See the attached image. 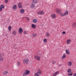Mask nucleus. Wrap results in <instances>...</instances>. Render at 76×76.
<instances>
[{
  "instance_id": "1",
  "label": "nucleus",
  "mask_w": 76,
  "mask_h": 76,
  "mask_svg": "<svg viewBox=\"0 0 76 76\" xmlns=\"http://www.w3.org/2000/svg\"><path fill=\"white\" fill-rule=\"evenodd\" d=\"M30 73V71H29L28 69H26L24 73L23 74V76H26L29 75Z\"/></svg>"
},
{
  "instance_id": "2",
  "label": "nucleus",
  "mask_w": 76,
  "mask_h": 76,
  "mask_svg": "<svg viewBox=\"0 0 76 76\" xmlns=\"http://www.w3.org/2000/svg\"><path fill=\"white\" fill-rule=\"evenodd\" d=\"M68 11H66L63 14H61V16H64L68 14Z\"/></svg>"
},
{
  "instance_id": "3",
  "label": "nucleus",
  "mask_w": 76,
  "mask_h": 76,
  "mask_svg": "<svg viewBox=\"0 0 76 76\" xmlns=\"http://www.w3.org/2000/svg\"><path fill=\"white\" fill-rule=\"evenodd\" d=\"M28 60H29V59L28 58L26 59H24L23 61V63H24V64L27 63L28 62Z\"/></svg>"
},
{
  "instance_id": "4",
  "label": "nucleus",
  "mask_w": 76,
  "mask_h": 76,
  "mask_svg": "<svg viewBox=\"0 0 76 76\" xmlns=\"http://www.w3.org/2000/svg\"><path fill=\"white\" fill-rule=\"evenodd\" d=\"M18 31L20 34H22L23 32V29L22 28H20L18 29Z\"/></svg>"
},
{
  "instance_id": "5",
  "label": "nucleus",
  "mask_w": 76,
  "mask_h": 76,
  "mask_svg": "<svg viewBox=\"0 0 76 76\" xmlns=\"http://www.w3.org/2000/svg\"><path fill=\"white\" fill-rule=\"evenodd\" d=\"M45 12L43 11H40L38 12L39 15H44Z\"/></svg>"
},
{
  "instance_id": "6",
  "label": "nucleus",
  "mask_w": 76,
  "mask_h": 76,
  "mask_svg": "<svg viewBox=\"0 0 76 76\" xmlns=\"http://www.w3.org/2000/svg\"><path fill=\"white\" fill-rule=\"evenodd\" d=\"M56 12H58L59 14H60L61 13L60 12H61V10L59 9H56Z\"/></svg>"
},
{
  "instance_id": "7",
  "label": "nucleus",
  "mask_w": 76,
  "mask_h": 76,
  "mask_svg": "<svg viewBox=\"0 0 76 76\" xmlns=\"http://www.w3.org/2000/svg\"><path fill=\"white\" fill-rule=\"evenodd\" d=\"M72 63L70 61H69L68 63V65L69 66V67L71 66L72 65Z\"/></svg>"
},
{
  "instance_id": "8",
  "label": "nucleus",
  "mask_w": 76,
  "mask_h": 76,
  "mask_svg": "<svg viewBox=\"0 0 76 76\" xmlns=\"http://www.w3.org/2000/svg\"><path fill=\"white\" fill-rule=\"evenodd\" d=\"M12 8L14 10H15L17 9V5H14L13 6Z\"/></svg>"
},
{
  "instance_id": "9",
  "label": "nucleus",
  "mask_w": 76,
  "mask_h": 76,
  "mask_svg": "<svg viewBox=\"0 0 76 76\" xmlns=\"http://www.w3.org/2000/svg\"><path fill=\"white\" fill-rule=\"evenodd\" d=\"M56 15L55 14H53L51 15V17L53 19H54L56 18Z\"/></svg>"
},
{
  "instance_id": "10",
  "label": "nucleus",
  "mask_w": 76,
  "mask_h": 76,
  "mask_svg": "<svg viewBox=\"0 0 76 76\" xmlns=\"http://www.w3.org/2000/svg\"><path fill=\"white\" fill-rule=\"evenodd\" d=\"M30 7L32 8H34V7H35V5H34V4H33V3H32L31 4Z\"/></svg>"
},
{
  "instance_id": "11",
  "label": "nucleus",
  "mask_w": 76,
  "mask_h": 76,
  "mask_svg": "<svg viewBox=\"0 0 76 76\" xmlns=\"http://www.w3.org/2000/svg\"><path fill=\"white\" fill-rule=\"evenodd\" d=\"M66 55L65 54H64L61 57V59L62 60H63L64 58H66Z\"/></svg>"
},
{
  "instance_id": "12",
  "label": "nucleus",
  "mask_w": 76,
  "mask_h": 76,
  "mask_svg": "<svg viewBox=\"0 0 76 76\" xmlns=\"http://www.w3.org/2000/svg\"><path fill=\"white\" fill-rule=\"evenodd\" d=\"M31 26L34 29H35V28H36V26L34 24H32Z\"/></svg>"
},
{
  "instance_id": "13",
  "label": "nucleus",
  "mask_w": 76,
  "mask_h": 76,
  "mask_svg": "<svg viewBox=\"0 0 76 76\" xmlns=\"http://www.w3.org/2000/svg\"><path fill=\"white\" fill-rule=\"evenodd\" d=\"M12 35H16V34L17 33V32H16V31H14L12 32Z\"/></svg>"
},
{
  "instance_id": "14",
  "label": "nucleus",
  "mask_w": 76,
  "mask_h": 76,
  "mask_svg": "<svg viewBox=\"0 0 76 76\" xmlns=\"http://www.w3.org/2000/svg\"><path fill=\"white\" fill-rule=\"evenodd\" d=\"M18 6L19 8H22V6L21 5V3H19L18 4Z\"/></svg>"
},
{
  "instance_id": "15",
  "label": "nucleus",
  "mask_w": 76,
  "mask_h": 76,
  "mask_svg": "<svg viewBox=\"0 0 76 76\" xmlns=\"http://www.w3.org/2000/svg\"><path fill=\"white\" fill-rule=\"evenodd\" d=\"M32 2L33 3L35 4L36 3H37L38 1L37 0H33Z\"/></svg>"
},
{
  "instance_id": "16",
  "label": "nucleus",
  "mask_w": 76,
  "mask_h": 76,
  "mask_svg": "<svg viewBox=\"0 0 76 76\" xmlns=\"http://www.w3.org/2000/svg\"><path fill=\"white\" fill-rule=\"evenodd\" d=\"M66 53L67 54L69 55V53H70V52H69V50H66Z\"/></svg>"
},
{
  "instance_id": "17",
  "label": "nucleus",
  "mask_w": 76,
  "mask_h": 76,
  "mask_svg": "<svg viewBox=\"0 0 76 76\" xmlns=\"http://www.w3.org/2000/svg\"><path fill=\"white\" fill-rule=\"evenodd\" d=\"M20 12L21 13H23L25 12V10L23 9H21L20 10Z\"/></svg>"
},
{
  "instance_id": "18",
  "label": "nucleus",
  "mask_w": 76,
  "mask_h": 76,
  "mask_svg": "<svg viewBox=\"0 0 76 76\" xmlns=\"http://www.w3.org/2000/svg\"><path fill=\"white\" fill-rule=\"evenodd\" d=\"M33 23H37V20L36 19H34L33 20Z\"/></svg>"
},
{
  "instance_id": "19",
  "label": "nucleus",
  "mask_w": 76,
  "mask_h": 76,
  "mask_svg": "<svg viewBox=\"0 0 76 76\" xmlns=\"http://www.w3.org/2000/svg\"><path fill=\"white\" fill-rule=\"evenodd\" d=\"M59 73L58 71L56 72L54 74H53V76H56Z\"/></svg>"
},
{
  "instance_id": "20",
  "label": "nucleus",
  "mask_w": 76,
  "mask_h": 76,
  "mask_svg": "<svg viewBox=\"0 0 76 76\" xmlns=\"http://www.w3.org/2000/svg\"><path fill=\"white\" fill-rule=\"evenodd\" d=\"M76 27V23H74L72 25V27L73 28H75Z\"/></svg>"
},
{
  "instance_id": "21",
  "label": "nucleus",
  "mask_w": 76,
  "mask_h": 76,
  "mask_svg": "<svg viewBox=\"0 0 76 76\" xmlns=\"http://www.w3.org/2000/svg\"><path fill=\"white\" fill-rule=\"evenodd\" d=\"M71 69H70V68H69L68 69L67 71V72L68 73H70L71 72Z\"/></svg>"
},
{
  "instance_id": "22",
  "label": "nucleus",
  "mask_w": 76,
  "mask_h": 76,
  "mask_svg": "<svg viewBox=\"0 0 76 76\" xmlns=\"http://www.w3.org/2000/svg\"><path fill=\"white\" fill-rule=\"evenodd\" d=\"M37 34H32V37H33V38H34V37H35V36H37Z\"/></svg>"
},
{
  "instance_id": "23",
  "label": "nucleus",
  "mask_w": 76,
  "mask_h": 76,
  "mask_svg": "<svg viewBox=\"0 0 76 76\" xmlns=\"http://www.w3.org/2000/svg\"><path fill=\"white\" fill-rule=\"evenodd\" d=\"M12 29V27L11 26H9L8 28V29L9 30V31H11V29Z\"/></svg>"
},
{
  "instance_id": "24",
  "label": "nucleus",
  "mask_w": 76,
  "mask_h": 76,
  "mask_svg": "<svg viewBox=\"0 0 76 76\" xmlns=\"http://www.w3.org/2000/svg\"><path fill=\"white\" fill-rule=\"evenodd\" d=\"M17 64L18 67H19V66H20V62H17Z\"/></svg>"
},
{
  "instance_id": "25",
  "label": "nucleus",
  "mask_w": 76,
  "mask_h": 76,
  "mask_svg": "<svg viewBox=\"0 0 76 76\" xmlns=\"http://www.w3.org/2000/svg\"><path fill=\"white\" fill-rule=\"evenodd\" d=\"M71 41V40L70 39H69L66 42V43L67 44H69L70 43V42Z\"/></svg>"
},
{
  "instance_id": "26",
  "label": "nucleus",
  "mask_w": 76,
  "mask_h": 76,
  "mask_svg": "<svg viewBox=\"0 0 76 76\" xmlns=\"http://www.w3.org/2000/svg\"><path fill=\"white\" fill-rule=\"evenodd\" d=\"M8 73V72L7 71H6L4 72V73H3V75H7Z\"/></svg>"
},
{
  "instance_id": "27",
  "label": "nucleus",
  "mask_w": 76,
  "mask_h": 76,
  "mask_svg": "<svg viewBox=\"0 0 76 76\" xmlns=\"http://www.w3.org/2000/svg\"><path fill=\"white\" fill-rule=\"evenodd\" d=\"M34 58H37V60H38V56L37 55L34 56Z\"/></svg>"
},
{
  "instance_id": "28",
  "label": "nucleus",
  "mask_w": 76,
  "mask_h": 76,
  "mask_svg": "<svg viewBox=\"0 0 76 76\" xmlns=\"http://www.w3.org/2000/svg\"><path fill=\"white\" fill-rule=\"evenodd\" d=\"M46 36L47 37H48L50 36V34L49 33H48V32H47L46 33Z\"/></svg>"
},
{
  "instance_id": "29",
  "label": "nucleus",
  "mask_w": 76,
  "mask_h": 76,
  "mask_svg": "<svg viewBox=\"0 0 76 76\" xmlns=\"http://www.w3.org/2000/svg\"><path fill=\"white\" fill-rule=\"evenodd\" d=\"M3 60V58L1 57L0 59V63H1V62H2Z\"/></svg>"
},
{
  "instance_id": "30",
  "label": "nucleus",
  "mask_w": 76,
  "mask_h": 76,
  "mask_svg": "<svg viewBox=\"0 0 76 76\" xmlns=\"http://www.w3.org/2000/svg\"><path fill=\"white\" fill-rule=\"evenodd\" d=\"M42 72H41V70H38V74H41V73ZM38 75L39 76V75Z\"/></svg>"
},
{
  "instance_id": "31",
  "label": "nucleus",
  "mask_w": 76,
  "mask_h": 76,
  "mask_svg": "<svg viewBox=\"0 0 76 76\" xmlns=\"http://www.w3.org/2000/svg\"><path fill=\"white\" fill-rule=\"evenodd\" d=\"M0 7L2 9H4V6L3 4H2L1 5V7Z\"/></svg>"
},
{
  "instance_id": "32",
  "label": "nucleus",
  "mask_w": 76,
  "mask_h": 76,
  "mask_svg": "<svg viewBox=\"0 0 76 76\" xmlns=\"http://www.w3.org/2000/svg\"><path fill=\"white\" fill-rule=\"evenodd\" d=\"M73 74V73H68V75H69V76H72Z\"/></svg>"
},
{
  "instance_id": "33",
  "label": "nucleus",
  "mask_w": 76,
  "mask_h": 76,
  "mask_svg": "<svg viewBox=\"0 0 76 76\" xmlns=\"http://www.w3.org/2000/svg\"><path fill=\"white\" fill-rule=\"evenodd\" d=\"M35 76H38V72H37L35 74Z\"/></svg>"
},
{
  "instance_id": "34",
  "label": "nucleus",
  "mask_w": 76,
  "mask_h": 76,
  "mask_svg": "<svg viewBox=\"0 0 76 76\" xmlns=\"http://www.w3.org/2000/svg\"><path fill=\"white\" fill-rule=\"evenodd\" d=\"M43 41L44 42H47V39H44Z\"/></svg>"
},
{
  "instance_id": "35",
  "label": "nucleus",
  "mask_w": 76,
  "mask_h": 76,
  "mask_svg": "<svg viewBox=\"0 0 76 76\" xmlns=\"http://www.w3.org/2000/svg\"><path fill=\"white\" fill-rule=\"evenodd\" d=\"M26 19L28 21V20H29V18L28 17H26Z\"/></svg>"
},
{
  "instance_id": "36",
  "label": "nucleus",
  "mask_w": 76,
  "mask_h": 76,
  "mask_svg": "<svg viewBox=\"0 0 76 76\" xmlns=\"http://www.w3.org/2000/svg\"><path fill=\"white\" fill-rule=\"evenodd\" d=\"M4 1L6 3H8V0H4Z\"/></svg>"
},
{
  "instance_id": "37",
  "label": "nucleus",
  "mask_w": 76,
  "mask_h": 76,
  "mask_svg": "<svg viewBox=\"0 0 76 76\" xmlns=\"http://www.w3.org/2000/svg\"><path fill=\"white\" fill-rule=\"evenodd\" d=\"M52 64H54L55 63H56V62L55 61H52Z\"/></svg>"
},
{
  "instance_id": "38",
  "label": "nucleus",
  "mask_w": 76,
  "mask_h": 76,
  "mask_svg": "<svg viewBox=\"0 0 76 76\" xmlns=\"http://www.w3.org/2000/svg\"><path fill=\"white\" fill-rule=\"evenodd\" d=\"M2 9L3 8H2L1 7H0V12H1V11H2Z\"/></svg>"
},
{
  "instance_id": "39",
  "label": "nucleus",
  "mask_w": 76,
  "mask_h": 76,
  "mask_svg": "<svg viewBox=\"0 0 76 76\" xmlns=\"http://www.w3.org/2000/svg\"><path fill=\"white\" fill-rule=\"evenodd\" d=\"M24 34H26V31H24Z\"/></svg>"
},
{
  "instance_id": "40",
  "label": "nucleus",
  "mask_w": 76,
  "mask_h": 76,
  "mask_svg": "<svg viewBox=\"0 0 76 76\" xmlns=\"http://www.w3.org/2000/svg\"><path fill=\"white\" fill-rule=\"evenodd\" d=\"M62 34H66V32H65V31H63Z\"/></svg>"
},
{
  "instance_id": "41",
  "label": "nucleus",
  "mask_w": 76,
  "mask_h": 76,
  "mask_svg": "<svg viewBox=\"0 0 76 76\" xmlns=\"http://www.w3.org/2000/svg\"><path fill=\"white\" fill-rule=\"evenodd\" d=\"M73 76H76V73H75L74 74Z\"/></svg>"
},
{
  "instance_id": "42",
  "label": "nucleus",
  "mask_w": 76,
  "mask_h": 76,
  "mask_svg": "<svg viewBox=\"0 0 76 76\" xmlns=\"http://www.w3.org/2000/svg\"><path fill=\"white\" fill-rule=\"evenodd\" d=\"M40 59V57H38V60H39Z\"/></svg>"
},
{
  "instance_id": "43",
  "label": "nucleus",
  "mask_w": 76,
  "mask_h": 76,
  "mask_svg": "<svg viewBox=\"0 0 76 76\" xmlns=\"http://www.w3.org/2000/svg\"><path fill=\"white\" fill-rule=\"evenodd\" d=\"M1 57V53H0V57Z\"/></svg>"
}]
</instances>
